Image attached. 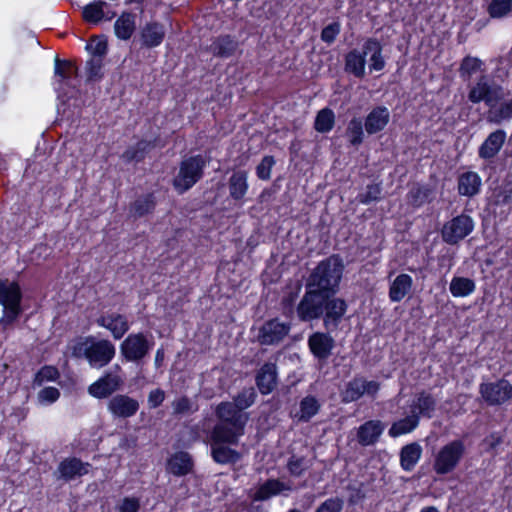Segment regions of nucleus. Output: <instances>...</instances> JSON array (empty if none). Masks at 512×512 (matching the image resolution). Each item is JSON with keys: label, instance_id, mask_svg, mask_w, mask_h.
Wrapping results in <instances>:
<instances>
[{"label": "nucleus", "instance_id": "473e14b6", "mask_svg": "<svg viewBox=\"0 0 512 512\" xmlns=\"http://www.w3.org/2000/svg\"><path fill=\"white\" fill-rule=\"evenodd\" d=\"M156 147V138L153 140L141 139L134 145L129 146L121 155L126 163L142 162L147 154Z\"/></svg>", "mask_w": 512, "mask_h": 512}, {"label": "nucleus", "instance_id": "4468645a", "mask_svg": "<svg viewBox=\"0 0 512 512\" xmlns=\"http://www.w3.org/2000/svg\"><path fill=\"white\" fill-rule=\"evenodd\" d=\"M122 379L117 374L105 372L100 378L89 385L88 393L97 399H105L119 390Z\"/></svg>", "mask_w": 512, "mask_h": 512}, {"label": "nucleus", "instance_id": "0eeeda50", "mask_svg": "<svg viewBox=\"0 0 512 512\" xmlns=\"http://www.w3.org/2000/svg\"><path fill=\"white\" fill-rule=\"evenodd\" d=\"M479 394L488 406H500L512 399V384L504 378L479 385Z\"/></svg>", "mask_w": 512, "mask_h": 512}, {"label": "nucleus", "instance_id": "7c9ffc66", "mask_svg": "<svg viewBox=\"0 0 512 512\" xmlns=\"http://www.w3.org/2000/svg\"><path fill=\"white\" fill-rule=\"evenodd\" d=\"M321 409L319 400L313 395H307L300 400L299 410L291 412V417L298 423H307L316 416Z\"/></svg>", "mask_w": 512, "mask_h": 512}, {"label": "nucleus", "instance_id": "6e6d98bb", "mask_svg": "<svg viewBox=\"0 0 512 512\" xmlns=\"http://www.w3.org/2000/svg\"><path fill=\"white\" fill-rule=\"evenodd\" d=\"M86 50L89 51L91 57H99L104 60L108 53V43L105 38L93 37L90 42L86 44Z\"/></svg>", "mask_w": 512, "mask_h": 512}, {"label": "nucleus", "instance_id": "9b49d317", "mask_svg": "<svg viewBox=\"0 0 512 512\" xmlns=\"http://www.w3.org/2000/svg\"><path fill=\"white\" fill-rule=\"evenodd\" d=\"M291 324L272 318L263 323L259 329L258 340L262 345L280 343L290 332Z\"/></svg>", "mask_w": 512, "mask_h": 512}, {"label": "nucleus", "instance_id": "c756f323", "mask_svg": "<svg viewBox=\"0 0 512 512\" xmlns=\"http://www.w3.org/2000/svg\"><path fill=\"white\" fill-rule=\"evenodd\" d=\"M362 48L366 56L368 53H371L369 63L370 71H382L386 66L382 43L375 37H369L364 41Z\"/></svg>", "mask_w": 512, "mask_h": 512}, {"label": "nucleus", "instance_id": "dca6fc26", "mask_svg": "<svg viewBox=\"0 0 512 512\" xmlns=\"http://www.w3.org/2000/svg\"><path fill=\"white\" fill-rule=\"evenodd\" d=\"M216 416L220 422L232 426L237 429L238 432H244L248 416L238 410L232 402L225 401L219 403L216 408Z\"/></svg>", "mask_w": 512, "mask_h": 512}, {"label": "nucleus", "instance_id": "bb28decb", "mask_svg": "<svg viewBox=\"0 0 512 512\" xmlns=\"http://www.w3.org/2000/svg\"><path fill=\"white\" fill-rule=\"evenodd\" d=\"M229 197L239 204H243L249 190L248 172L246 170L234 171L228 179Z\"/></svg>", "mask_w": 512, "mask_h": 512}, {"label": "nucleus", "instance_id": "de8ad7c7", "mask_svg": "<svg viewBox=\"0 0 512 512\" xmlns=\"http://www.w3.org/2000/svg\"><path fill=\"white\" fill-rule=\"evenodd\" d=\"M60 378V372L56 366L44 365L34 375L33 385L42 386L45 382H55Z\"/></svg>", "mask_w": 512, "mask_h": 512}, {"label": "nucleus", "instance_id": "e433bc0d", "mask_svg": "<svg viewBox=\"0 0 512 512\" xmlns=\"http://www.w3.org/2000/svg\"><path fill=\"white\" fill-rule=\"evenodd\" d=\"M211 457L217 464H236L242 458L239 451L225 446L224 444L211 443Z\"/></svg>", "mask_w": 512, "mask_h": 512}, {"label": "nucleus", "instance_id": "a878e982", "mask_svg": "<svg viewBox=\"0 0 512 512\" xmlns=\"http://www.w3.org/2000/svg\"><path fill=\"white\" fill-rule=\"evenodd\" d=\"M390 121V112L386 106L378 105L374 107L365 117L364 128L368 135H374L388 125Z\"/></svg>", "mask_w": 512, "mask_h": 512}, {"label": "nucleus", "instance_id": "20e7f679", "mask_svg": "<svg viewBox=\"0 0 512 512\" xmlns=\"http://www.w3.org/2000/svg\"><path fill=\"white\" fill-rule=\"evenodd\" d=\"M207 160L202 154L184 157L179 163L178 173L172 179L174 190L182 195L196 185L204 176Z\"/></svg>", "mask_w": 512, "mask_h": 512}, {"label": "nucleus", "instance_id": "5701e85b", "mask_svg": "<svg viewBox=\"0 0 512 512\" xmlns=\"http://www.w3.org/2000/svg\"><path fill=\"white\" fill-rule=\"evenodd\" d=\"M385 430V424L381 420H367L357 429V441L363 446L375 445Z\"/></svg>", "mask_w": 512, "mask_h": 512}, {"label": "nucleus", "instance_id": "c03bdc74", "mask_svg": "<svg viewBox=\"0 0 512 512\" xmlns=\"http://www.w3.org/2000/svg\"><path fill=\"white\" fill-rule=\"evenodd\" d=\"M364 123L360 118L353 117L346 129V135L351 146L358 147L364 141Z\"/></svg>", "mask_w": 512, "mask_h": 512}, {"label": "nucleus", "instance_id": "58836bf2", "mask_svg": "<svg viewBox=\"0 0 512 512\" xmlns=\"http://www.w3.org/2000/svg\"><path fill=\"white\" fill-rule=\"evenodd\" d=\"M436 405L437 401L434 396L423 390L417 394L414 400L413 414L430 419L433 417Z\"/></svg>", "mask_w": 512, "mask_h": 512}, {"label": "nucleus", "instance_id": "680f3d73", "mask_svg": "<svg viewBox=\"0 0 512 512\" xmlns=\"http://www.w3.org/2000/svg\"><path fill=\"white\" fill-rule=\"evenodd\" d=\"M60 391L53 386H47L38 392V400L42 404H53L60 398Z\"/></svg>", "mask_w": 512, "mask_h": 512}, {"label": "nucleus", "instance_id": "f8f14e48", "mask_svg": "<svg viewBox=\"0 0 512 512\" xmlns=\"http://www.w3.org/2000/svg\"><path fill=\"white\" fill-rule=\"evenodd\" d=\"M307 344L314 358L324 362L331 356L335 340L327 330L317 331L309 335Z\"/></svg>", "mask_w": 512, "mask_h": 512}, {"label": "nucleus", "instance_id": "f3484780", "mask_svg": "<svg viewBox=\"0 0 512 512\" xmlns=\"http://www.w3.org/2000/svg\"><path fill=\"white\" fill-rule=\"evenodd\" d=\"M195 462L187 451L174 452L166 461V470L175 477H184L194 472Z\"/></svg>", "mask_w": 512, "mask_h": 512}, {"label": "nucleus", "instance_id": "f704fd0d", "mask_svg": "<svg viewBox=\"0 0 512 512\" xmlns=\"http://www.w3.org/2000/svg\"><path fill=\"white\" fill-rule=\"evenodd\" d=\"M422 456V447L417 442L404 445L399 453L400 466L406 472H411L416 467Z\"/></svg>", "mask_w": 512, "mask_h": 512}, {"label": "nucleus", "instance_id": "79ce46f5", "mask_svg": "<svg viewBox=\"0 0 512 512\" xmlns=\"http://www.w3.org/2000/svg\"><path fill=\"white\" fill-rule=\"evenodd\" d=\"M476 285L473 279L454 276L450 282L449 290L453 297H467L475 291Z\"/></svg>", "mask_w": 512, "mask_h": 512}, {"label": "nucleus", "instance_id": "9d476101", "mask_svg": "<svg viewBox=\"0 0 512 512\" xmlns=\"http://www.w3.org/2000/svg\"><path fill=\"white\" fill-rule=\"evenodd\" d=\"M114 344L107 339L93 340L89 344L88 363L91 367L102 368L108 365L115 357Z\"/></svg>", "mask_w": 512, "mask_h": 512}, {"label": "nucleus", "instance_id": "412c9836", "mask_svg": "<svg viewBox=\"0 0 512 512\" xmlns=\"http://www.w3.org/2000/svg\"><path fill=\"white\" fill-rule=\"evenodd\" d=\"M109 4L104 0H94L86 4L82 9V19L89 24H98L101 21H111L116 17V12L106 10Z\"/></svg>", "mask_w": 512, "mask_h": 512}, {"label": "nucleus", "instance_id": "cd10ccee", "mask_svg": "<svg viewBox=\"0 0 512 512\" xmlns=\"http://www.w3.org/2000/svg\"><path fill=\"white\" fill-rule=\"evenodd\" d=\"M482 188V179L477 172L466 171L458 175L457 191L460 196L472 198L478 195Z\"/></svg>", "mask_w": 512, "mask_h": 512}, {"label": "nucleus", "instance_id": "ddd939ff", "mask_svg": "<svg viewBox=\"0 0 512 512\" xmlns=\"http://www.w3.org/2000/svg\"><path fill=\"white\" fill-rule=\"evenodd\" d=\"M240 43L236 36L231 34H220L211 39L207 51L216 58L228 59L239 52Z\"/></svg>", "mask_w": 512, "mask_h": 512}, {"label": "nucleus", "instance_id": "393cba45", "mask_svg": "<svg viewBox=\"0 0 512 512\" xmlns=\"http://www.w3.org/2000/svg\"><path fill=\"white\" fill-rule=\"evenodd\" d=\"M166 36V30L162 23L158 21L147 22L140 31L141 45L151 49L162 44Z\"/></svg>", "mask_w": 512, "mask_h": 512}, {"label": "nucleus", "instance_id": "bf43d9fd", "mask_svg": "<svg viewBox=\"0 0 512 512\" xmlns=\"http://www.w3.org/2000/svg\"><path fill=\"white\" fill-rule=\"evenodd\" d=\"M287 470L293 477H300L304 474L307 469L306 461L304 457H298L292 455L287 461Z\"/></svg>", "mask_w": 512, "mask_h": 512}, {"label": "nucleus", "instance_id": "a18cd8bd", "mask_svg": "<svg viewBox=\"0 0 512 512\" xmlns=\"http://www.w3.org/2000/svg\"><path fill=\"white\" fill-rule=\"evenodd\" d=\"M104 60L99 57H90L85 66L86 70V82L96 83L100 82L104 77L103 72Z\"/></svg>", "mask_w": 512, "mask_h": 512}, {"label": "nucleus", "instance_id": "2f4dec72", "mask_svg": "<svg viewBox=\"0 0 512 512\" xmlns=\"http://www.w3.org/2000/svg\"><path fill=\"white\" fill-rule=\"evenodd\" d=\"M54 75L62 85L71 87L70 82L79 76V68L71 60L60 59L56 56L54 60Z\"/></svg>", "mask_w": 512, "mask_h": 512}, {"label": "nucleus", "instance_id": "4c0bfd02", "mask_svg": "<svg viewBox=\"0 0 512 512\" xmlns=\"http://www.w3.org/2000/svg\"><path fill=\"white\" fill-rule=\"evenodd\" d=\"M136 16L124 11L114 23V32L118 39L129 40L136 29Z\"/></svg>", "mask_w": 512, "mask_h": 512}, {"label": "nucleus", "instance_id": "4d7b16f0", "mask_svg": "<svg viewBox=\"0 0 512 512\" xmlns=\"http://www.w3.org/2000/svg\"><path fill=\"white\" fill-rule=\"evenodd\" d=\"M298 294L296 292H289L287 295H285L281 299V310L284 317L287 319L292 320L294 318V315H297L295 306L296 300H297Z\"/></svg>", "mask_w": 512, "mask_h": 512}, {"label": "nucleus", "instance_id": "8fccbe9b", "mask_svg": "<svg viewBox=\"0 0 512 512\" xmlns=\"http://www.w3.org/2000/svg\"><path fill=\"white\" fill-rule=\"evenodd\" d=\"M483 65L481 59L467 55L461 60L459 74L463 79H468L477 71L482 70Z\"/></svg>", "mask_w": 512, "mask_h": 512}, {"label": "nucleus", "instance_id": "b1692460", "mask_svg": "<svg viewBox=\"0 0 512 512\" xmlns=\"http://www.w3.org/2000/svg\"><path fill=\"white\" fill-rule=\"evenodd\" d=\"M108 409L115 417L130 418L139 410V402L128 395L117 394L110 399Z\"/></svg>", "mask_w": 512, "mask_h": 512}, {"label": "nucleus", "instance_id": "ea45409f", "mask_svg": "<svg viewBox=\"0 0 512 512\" xmlns=\"http://www.w3.org/2000/svg\"><path fill=\"white\" fill-rule=\"evenodd\" d=\"M287 489L288 487L279 479H268L256 489L253 499L266 501Z\"/></svg>", "mask_w": 512, "mask_h": 512}, {"label": "nucleus", "instance_id": "49530a36", "mask_svg": "<svg viewBox=\"0 0 512 512\" xmlns=\"http://www.w3.org/2000/svg\"><path fill=\"white\" fill-rule=\"evenodd\" d=\"M257 399V392L254 387H245L237 395L233 397L232 403L242 413L244 410L251 407Z\"/></svg>", "mask_w": 512, "mask_h": 512}, {"label": "nucleus", "instance_id": "052dcab7", "mask_svg": "<svg viewBox=\"0 0 512 512\" xmlns=\"http://www.w3.org/2000/svg\"><path fill=\"white\" fill-rule=\"evenodd\" d=\"M340 31V23L338 21H333L322 29L320 38L324 43L332 44L340 34Z\"/></svg>", "mask_w": 512, "mask_h": 512}, {"label": "nucleus", "instance_id": "f257e3e1", "mask_svg": "<svg viewBox=\"0 0 512 512\" xmlns=\"http://www.w3.org/2000/svg\"><path fill=\"white\" fill-rule=\"evenodd\" d=\"M336 295L337 293H329L301 298L296 308L298 320L312 322L322 318L323 326L328 332L338 330L348 310V304L345 299Z\"/></svg>", "mask_w": 512, "mask_h": 512}, {"label": "nucleus", "instance_id": "1a4fd4ad", "mask_svg": "<svg viewBox=\"0 0 512 512\" xmlns=\"http://www.w3.org/2000/svg\"><path fill=\"white\" fill-rule=\"evenodd\" d=\"M474 221L471 216L460 214L453 217L443 226L441 235L445 243L455 245L472 233Z\"/></svg>", "mask_w": 512, "mask_h": 512}, {"label": "nucleus", "instance_id": "69168bd1", "mask_svg": "<svg viewBox=\"0 0 512 512\" xmlns=\"http://www.w3.org/2000/svg\"><path fill=\"white\" fill-rule=\"evenodd\" d=\"M165 400V392L161 388H156L154 390H151L148 394V406L150 409H156Z\"/></svg>", "mask_w": 512, "mask_h": 512}, {"label": "nucleus", "instance_id": "4be33fe9", "mask_svg": "<svg viewBox=\"0 0 512 512\" xmlns=\"http://www.w3.org/2000/svg\"><path fill=\"white\" fill-rule=\"evenodd\" d=\"M507 134L503 129H496L489 133L482 144L478 148V157L485 161L495 158L501 151Z\"/></svg>", "mask_w": 512, "mask_h": 512}, {"label": "nucleus", "instance_id": "c9c22d12", "mask_svg": "<svg viewBox=\"0 0 512 512\" xmlns=\"http://www.w3.org/2000/svg\"><path fill=\"white\" fill-rule=\"evenodd\" d=\"M242 434L243 432H238L232 426L220 422L213 427L210 438L215 444H237L238 437Z\"/></svg>", "mask_w": 512, "mask_h": 512}, {"label": "nucleus", "instance_id": "864d4df0", "mask_svg": "<svg viewBox=\"0 0 512 512\" xmlns=\"http://www.w3.org/2000/svg\"><path fill=\"white\" fill-rule=\"evenodd\" d=\"M93 336L79 337L70 346L71 357L75 359L85 358L88 360L89 344Z\"/></svg>", "mask_w": 512, "mask_h": 512}, {"label": "nucleus", "instance_id": "6e6552de", "mask_svg": "<svg viewBox=\"0 0 512 512\" xmlns=\"http://www.w3.org/2000/svg\"><path fill=\"white\" fill-rule=\"evenodd\" d=\"M380 389V384L375 380H366L363 376L356 375L348 381L340 392L342 403L348 404L358 401L364 394L375 397Z\"/></svg>", "mask_w": 512, "mask_h": 512}, {"label": "nucleus", "instance_id": "a211bd4d", "mask_svg": "<svg viewBox=\"0 0 512 512\" xmlns=\"http://www.w3.org/2000/svg\"><path fill=\"white\" fill-rule=\"evenodd\" d=\"M158 205L157 196L154 192H146L137 196L129 203V216L135 220L154 214Z\"/></svg>", "mask_w": 512, "mask_h": 512}, {"label": "nucleus", "instance_id": "aec40b11", "mask_svg": "<svg viewBox=\"0 0 512 512\" xmlns=\"http://www.w3.org/2000/svg\"><path fill=\"white\" fill-rule=\"evenodd\" d=\"M22 299L23 293L20 287L1 304L3 306V315L0 318V326H2L3 329L11 327L22 315Z\"/></svg>", "mask_w": 512, "mask_h": 512}, {"label": "nucleus", "instance_id": "09e8293b", "mask_svg": "<svg viewBox=\"0 0 512 512\" xmlns=\"http://www.w3.org/2000/svg\"><path fill=\"white\" fill-rule=\"evenodd\" d=\"M512 11V0H491L487 12L493 19L507 17Z\"/></svg>", "mask_w": 512, "mask_h": 512}, {"label": "nucleus", "instance_id": "f03ea898", "mask_svg": "<svg viewBox=\"0 0 512 512\" xmlns=\"http://www.w3.org/2000/svg\"><path fill=\"white\" fill-rule=\"evenodd\" d=\"M503 98V87L484 74L478 77L475 85L468 92V100L471 103H485L488 107L485 119L488 123L496 125L512 119V99L498 104Z\"/></svg>", "mask_w": 512, "mask_h": 512}, {"label": "nucleus", "instance_id": "423d86ee", "mask_svg": "<svg viewBox=\"0 0 512 512\" xmlns=\"http://www.w3.org/2000/svg\"><path fill=\"white\" fill-rule=\"evenodd\" d=\"M154 346V341L143 332L130 333L120 344V354L127 362L143 360Z\"/></svg>", "mask_w": 512, "mask_h": 512}, {"label": "nucleus", "instance_id": "e2e57ef3", "mask_svg": "<svg viewBox=\"0 0 512 512\" xmlns=\"http://www.w3.org/2000/svg\"><path fill=\"white\" fill-rule=\"evenodd\" d=\"M19 288L20 284L17 281L8 282L7 279H0V304L4 303Z\"/></svg>", "mask_w": 512, "mask_h": 512}, {"label": "nucleus", "instance_id": "2eb2a0df", "mask_svg": "<svg viewBox=\"0 0 512 512\" xmlns=\"http://www.w3.org/2000/svg\"><path fill=\"white\" fill-rule=\"evenodd\" d=\"M255 384L261 395L271 394L278 385V369L275 362H265L255 374Z\"/></svg>", "mask_w": 512, "mask_h": 512}, {"label": "nucleus", "instance_id": "39448f33", "mask_svg": "<svg viewBox=\"0 0 512 512\" xmlns=\"http://www.w3.org/2000/svg\"><path fill=\"white\" fill-rule=\"evenodd\" d=\"M465 454L464 442L455 439L440 448L433 462L437 475H446L455 470Z\"/></svg>", "mask_w": 512, "mask_h": 512}, {"label": "nucleus", "instance_id": "603ef678", "mask_svg": "<svg viewBox=\"0 0 512 512\" xmlns=\"http://www.w3.org/2000/svg\"><path fill=\"white\" fill-rule=\"evenodd\" d=\"M430 192V189L423 186L413 187L407 194L408 203L412 207L419 208L428 201Z\"/></svg>", "mask_w": 512, "mask_h": 512}, {"label": "nucleus", "instance_id": "c85d7f7f", "mask_svg": "<svg viewBox=\"0 0 512 512\" xmlns=\"http://www.w3.org/2000/svg\"><path fill=\"white\" fill-rule=\"evenodd\" d=\"M366 67V55L362 48V51L354 48L348 51L344 56V70L346 73L353 75L358 79L365 77Z\"/></svg>", "mask_w": 512, "mask_h": 512}, {"label": "nucleus", "instance_id": "7ed1b4c3", "mask_svg": "<svg viewBox=\"0 0 512 512\" xmlns=\"http://www.w3.org/2000/svg\"><path fill=\"white\" fill-rule=\"evenodd\" d=\"M345 265L339 254H332L315 266L309 274L302 298L338 293Z\"/></svg>", "mask_w": 512, "mask_h": 512}, {"label": "nucleus", "instance_id": "72a5a7b5", "mask_svg": "<svg viewBox=\"0 0 512 512\" xmlns=\"http://www.w3.org/2000/svg\"><path fill=\"white\" fill-rule=\"evenodd\" d=\"M413 286V279L410 275L401 273L391 282L389 286V299L391 302H400L410 292Z\"/></svg>", "mask_w": 512, "mask_h": 512}, {"label": "nucleus", "instance_id": "5fc2aeb1", "mask_svg": "<svg viewBox=\"0 0 512 512\" xmlns=\"http://www.w3.org/2000/svg\"><path fill=\"white\" fill-rule=\"evenodd\" d=\"M381 192L382 188L379 183L368 184L366 190L358 194L357 200L363 205H369L374 201L380 200Z\"/></svg>", "mask_w": 512, "mask_h": 512}, {"label": "nucleus", "instance_id": "774afa93", "mask_svg": "<svg viewBox=\"0 0 512 512\" xmlns=\"http://www.w3.org/2000/svg\"><path fill=\"white\" fill-rule=\"evenodd\" d=\"M173 409L175 414H185L191 409V402L187 396H182L173 401Z\"/></svg>", "mask_w": 512, "mask_h": 512}, {"label": "nucleus", "instance_id": "338daca9", "mask_svg": "<svg viewBox=\"0 0 512 512\" xmlns=\"http://www.w3.org/2000/svg\"><path fill=\"white\" fill-rule=\"evenodd\" d=\"M140 500L136 497H125L119 507V512H138Z\"/></svg>", "mask_w": 512, "mask_h": 512}, {"label": "nucleus", "instance_id": "3c124183", "mask_svg": "<svg viewBox=\"0 0 512 512\" xmlns=\"http://www.w3.org/2000/svg\"><path fill=\"white\" fill-rule=\"evenodd\" d=\"M110 325L108 330L115 340H120L130 329L127 317L120 313H114V319Z\"/></svg>", "mask_w": 512, "mask_h": 512}, {"label": "nucleus", "instance_id": "6ab92c4d", "mask_svg": "<svg viewBox=\"0 0 512 512\" xmlns=\"http://www.w3.org/2000/svg\"><path fill=\"white\" fill-rule=\"evenodd\" d=\"M90 468L91 464L89 462H83L78 457H67L58 464V478L65 482H70L76 477H82L88 474Z\"/></svg>", "mask_w": 512, "mask_h": 512}, {"label": "nucleus", "instance_id": "13d9d810", "mask_svg": "<svg viewBox=\"0 0 512 512\" xmlns=\"http://www.w3.org/2000/svg\"><path fill=\"white\" fill-rule=\"evenodd\" d=\"M276 161L274 156L266 155L256 167V175L260 180H269L271 178V170Z\"/></svg>", "mask_w": 512, "mask_h": 512}, {"label": "nucleus", "instance_id": "0e129e2a", "mask_svg": "<svg viewBox=\"0 0 512 512\" xmlns=\"http://www.w3.org/2000/svg\"><path fill=\"white\" fill-rule=\"evenodd\" d=\"M343 508V501L338 498H329L325 500L320 506L316 509V512H341Z\"/></svg>", "mask_w": 512, "mask_h": 512}, {"label": "nucleus", "instance_id": "37998d69", "mask_svg": "<svg viewBox=\"0 0 512 512\" xmlns=\"http://www.w3.org/2000/svg\"><path fill=\"white\" fill-rule=\"evenodd\" d=\"M335 125V114L332 109L326 107L321 109L314 121V129L319 133L330 132Z\"/></svg>", "mask_w": 512, "mask_h": 512}, {"label": "nucleus", "instance_id": "a19ab883", "mask_svg": "<svg viewBox=\"0 0 512 512\" xmlns=\"http://www.w3.org/2000/svg\"><path fill=\"white\" fill-rule=\"evenodd\" d=\"M419 425V416L418 414H411L404 418H401L397 421H395L390 429H389V435L393 438L399 437L401 435H405L408 433H411L413 430H415Z\"/></svg>", "mask_w": 512, "mask_h": 512}]
</instances>
